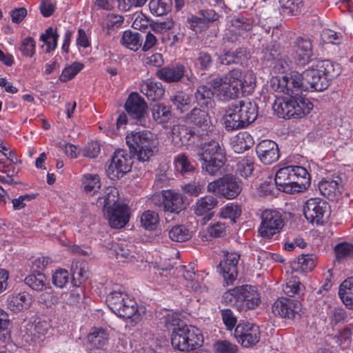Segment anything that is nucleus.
Masks as SVG:
<instances>
[{
    "mask_svg": "<svg viewBox=\"0 0 353 353\" xmlns=\"http://www.w3.org/2000/svg\"><path fill=\"white\" fill-rule=\"evenodd\" d=\"M165 323L168 329H172L171 343L174 349L185 351L202 345L203 338L201 332L195 327H190L177 316L168 315Z\"/></svg>",
    "mask_w": 353,
    "mask_h": 353,
    "instance_id": "nucleus-1",
    "label": "nucleus"
},
{
    "mask_svg": "<svg viewBox=\"0 0 353 353\" xmlns=\"http://www.w3.org/2000/svg\"><path fill=\"white\" fill-rule=\"evenodd\" d=\"M209 83L216 91L217 97L221 101H228L239 97L240 93L249 94L253 87L246 81L242 79V72L234 69L225 74L212 79Z\"/></svg>",
    "mask_w": 353,
    "mask_h": 353,
    "instance_id": "nucleus-2",
    "label": "nucleus"
},
{
    "mask_svg": "<svg viewBox=\"0 0 353 353\" xmlns=\"http://www.w3.org/2000/svg\"><path fill=\"white\" fill-rule=\"evenodd\" d=\"M279 190L288 194L301 192L310 184L307 170L298 165H288L277 170L274 179Z\"/></svg>",
    "mask_w": 353,
    "mask_h": 353,
    "instance_id": "nucleus-3",
    "label": "nucleus"
},
{
    "mask_svg": "<svg viewBox=\"0 0 353 353\" xmlns=\"http://www.w3.org/2000/svg\"><path fill=\"white\" fill-rule=\"evenodd\" d=\"M197 154L203 172L211 176L221 174L226 160L222 143L215 140L204 143L199 148Z\"/></svg>",
    "mask_w": 353,
    "mask_h": 353,
    "instance_id": "nucleus-4",
    "label": "nucleus"
},
{
    "mask_svg": "<svg viewBox=\"0 0 353 353\" xmlns=\"http://www.w3.org/2000/svg\"><path fill=\"white\" fill-rule=\"evenodd\" d=\"M312 108L313 104L308 99L296 96L276 98L272 105L274 113L284 119L302 118Z\"/></svg>",
    "mask_w": 353,
    "mask_h": 353,
    "instance_id": "nucleus-5",
    "label": "nucleus"
},
{
    "mask_svg": "<svg viewBox=\"0 0 353 353\" xmlns=\"http://www.w3.org/2000/svg\"><path fill=\"white\" fill-rule=\"evenodd\" d=\"M130 154L139 161H147L154 154L157 139L148 130L131 132L125 137Z\"/></svg>",
    "mask_w": 353,
    "mask_h": 353,
    "instance_id": "nucleus-6",
    "label": "nucleus"
},
{
    "mask_svg": "<svg viewBox=\"0 0 353 353\" xmlns=\"http://www.w3.org/2000/svg\"><path fill=\"white\" fill-rule=\"evenodd\" d=\"M109 308L118 316L123 319H139L138 305L134 299L120 290H114L106 297Z\"/></svg>",
    "mask_w": 353,
    "mask_h": 353,
    "instance_id": "nucleus-7",
    "label": "nucleus"
},
{
    "mask_svg": "<svg viewBox=\"0 0 353 353\" xmlns=\"http://www.w3.org/2000/svg\"><path fill=\"white\" fill-rule=\"evenodd\" d=\"M230 296L235 299L239 311L254 309L261 302L260 294L256 288L252 285H244L230 289L223 297L226 299Z\"/></svg>",
    "mask_w": 353,
    "mask_h": 353,
    "instance_id": "nucleus-8",
    "label": "nucleus"
},
{
    "mask_svg": "<svg viewBox=\"0 0 353 353\" xmlns=\"http://www.w3.org/2000/svg\"><path fill=\"white\" fill-rule=\"evenodd\" d=\"M260 219L258 233L264 239H271L274 235L279 234L285 225L281 213L276 210H263Z\"/></svg>",
    "mask_w": 353,
    "mask_h": 353,
    "instance_id": "nucleus-9",
    "label": "nucleus"
},
{
    "mask_svg": "<svg viewBox=\"0 0 353 353\" xmlns=\"http://www.w3.org/2000/svg\"><path fill=\"white\" fill-rule=\"evenodd\" d=\"M209 192L228 199L236 198L241 192V181L233 174H226L210 182L207 187Z\"/></svg>",
    "mask_w": 353,
    "mask_h": 353,
    "instance_id": "nucleus-10",
    "label": "nucleus"
},
{
    "mask_svg": "<svg viewBox=\"0 0 353 353\" xmlns=\"http://www.w3.org/2000/svg\"><path fill=\"white\" fill-rule=\"evenodd\" d=\"M288 52L291 53L296 63L301 65L310 63L314 57L312 40L306 37H297L290 42Z\"/></svg>",
    "mask_w": 353,
    "mask_h": 353,
    "instance_id": "nucleus-11",
    "label": "nucleus"
},
{
    "mask_svg": "<svg viewBox=\"0 0 353 353\" xmlns=\"http://www.w3.org/2000/svg\"><path fill=\"white\" fill-rule=\"evenodd\" d=\"M132 157L131 154H128L125 150H117L106 170L108 176L113 181L123 177L125 174L131 170Z\"/></svg>",
    "mask_w": 353,
    "mask_h": 353,
    "instance_id": "nucleus-12",
    "label": "nucleus"
},
{
    "mask_svg": "<svg viewBox=\"0 0 353 353\" xmlns=\"http://www.w3.org/2000/svg\"><path fill=\"white\" fill-rule=\"evenodd\" d=\"M330 206L327 202L319 198L308 199L303 206V214L312 223H322L330 214Z\"/></svg>",
    "mask_w": 353,
    "mask_h": 353,
    "instance_id": "nucleus-13",
    "label": "nucleus"
},
{
    "mask_svg": "<svg viewBox=\"0 0 353 353\" xmlns=\"http://www.w3.org/2000/svg\"><path fill=\"white\" fill-rule=\"evenodd\" d=\"M157 77L164 82L172 83L182 82L184 79L188 81L194 82L195 77L182 63L172 64L164 66L157 71Z\"/></svg>",
    "mask_w": 353,
    "mask_h": 353,
    "instance_id": "nucleus-14",
    "label": "nucleus"
},
{
    "mask_svg": "<svg viewBox=\"0 0 353 353\" xmlns=\"http://www.w3.org/2000/svg\"><path fill=\"white\" fill-rule=\"evenodd\" d=\"M234 336L243 347H252L260 340L259 327L248 321L240 322L234 330Z\"/></svg>",
    "mask_w": 353,
    "mask_h": 353,
    "instance_id": "nucleus-15",
    "label": "nucleus"
},
{
    "mask_svg": "<svg viewBox=\"0 0 353 353\" xmlns=\"http://www.w3.org/2000/svg\"><path fill=\"white\" fill-rule=\"evenodd\" d=\"M301 311V303L290 298L278 299L272 305V312L283 319L294 320L299 317Z\"/></svg>",
    "mask_w": 353,
    "mask_h": 353,
    "instance_id": "nucleus-16",
    "label": "nucleus"
},
{
    "mask_svg": "<svg viewBox=\"0 0 353 353\" xmlns=\"http://www.w3.org/2000/svg\"><path fill=\"white\" fill-rule=\"evenodd\" d=\"M240 254L236 252H227L224 255V260L221 261L216 267L217 271L223 276L224 282L227 285L233 284L238 274L237 265Z\"/></svg>",
    "mask_w": 353,
    "mask_h": 353,
    "instance_id": "nucleus-17",
    "label": "nucleus"
},
{
    "mask_svg": "<svg viewBox=\"0 0 353 353\" xmlns=\"http://www.w3.org/2000/svg\"><path fill=\"white\" fill-rule=\"evenodd\" d=\"M125 110L132 119L140 122V124H142L148 115V105L137 92H132L128 96L125 103Z\"/></svg>",
    "mask_w": 353,
    "mask_h": 353,
    "instance_id": "nucleus-18",
    "label": "nucleus"
},
{
    "mask_svg": "<svg viewBox=\"0 0 353 353\" xmlns=\"http://www.w3.org/2000/svg\"><path fill=\"white\" fill-rule=\"evenodd\" d=\"M321 73L316 67V63L303 71V81L307 90L320 92L329 86L326 77L321 75Z\"/></svg>",
    "mask_w": 353,
    "mask_h": 353,
    "instance_id": "nucleus-19",
    "label": "nucleus"
},
{
    "mask_svg": "<svg viewBox=\"0 0 353 353\" xmlns=\"http://www.w3.org/2000/svg\"><path fill=\"white\" fill-rule=\"evenodd\" d=\"M320 193L329 200L337 199L341 194L343 180L339 176H333L321 181L318 184Z\"/></svg>",
    "mask_w": 353,
    "mask_h": 353,
    "instance_id": "nucleus-20",
    "label": "nucleus"
},
{
    "mask_svg": "<svg viewBox=\"0 0 353 353\" xmlns=\"http://www.w3.org/2000/svg\"><path fill=\"white\" fill-rule=\"evenodd\" d=\"M256 152L261 162L265 165L272 164L279 157L278 145L271 140L260 141L256 146Z\"/></svg>",
    "mask_w": 353,
    "mask_h": 353,
    "instance_id": "nucleus-21",
    "label": "nucleus"
},
{
    "mask_svg": "<svg viewBox=\"0 0 353 353\" xmlns=\"http://www.w3.org/2000/svg\"><path fill=\"white\" fill-rule=\"evenodd\" d=\"M109 224L114 228H123L129 221L128 208L125 204H118L114 208L103 212Z\"/></svg>",
    "mask_w": 353,
    "mask_h": 353,
    "instance_id": "nucleus-22",
    "label": "nucleus"
},
{
    "mask_svg": "<svg viewBox=\"0 0 353 353\" xmlns=\"http://www.w3.org/2000/svg\"><path fill=\"white\" fill-rule=\"evenodd\" d=\"M218 200L216 197L207 195L198 199L194 205V211L196 216H203L205 223L214 216L212 211L217 207Z\"/></svg>",
    "mask_w": 353,
    "mask_h": 353,
    "instance_id": "nucleus-23",
    "label": "nucleus"
},
{
    "mask_svg": "<svg viewBox=\"0 0 353 353\" xmlns=\"http://www.w3.org/2000/svg\"><path fill=\"white\" fill-rule=\"evenodd\" d=\"M208 110L201 107L194 108L186 114V120L201 128L203 131H210L212 128V123Z\"/></svg>",
    "mask_w": 353,
    "mask_h": 353,
    "instance_id": "nucleus-24",
    "label": "nucleus"
},
{
    "mask_svg": "<svg viewBox=\"0 0 353 353\" xmlns=\"http://www.w3.org/2000/svg\"><path fill=\"white\" fill-rule=\"evenodd\" d=\"M238 107V112L245 127L252 123L258 117V106L250 101H239L234 103Z\"/></svg>",
    "mask_w": 353,
    "mask_h": 353,
    "instance_id": "nucleus-25",
    "label": "nucleus"
},
{
    "mask_svg": "<svg viewBox=\"0 0 353 353\" xmlns=\"http://www.w3.org/2000/svg\"><path fill=\"white\" fill-rule=\"evenodd\" d=\"M234 103L228 105L223 117V124L227 131L245 128V125Z\"/></svg>",
    "mask_w": 353,
    "mask_h": 353,
    "instance_id": "nucleus-26",
    "label": "nucleus"
},
{
    "mask_svg": "<svg viewBox=\"0 0 353 353\" xmlns=\"http://www.w3.org/2000/svg\"><path fill=\"white\" fill-rule=\"evenodd\" d=\"M163 208L167 213L179 214L185 208L183 198L181 194L171 191L163 193Z\"/></svg>",
    "mask_w": 353,
    "mask_h": 353,
    "instance_id": "nucleus-27",
    "label": "nucleus"
},
{
    "mask_svg": "<svg viewBox=\"0 0 353 353\" xmlns=\"http://www.w3.org/2000/svg\"><path fill=\"white\" fill-rule=\"evenodd\" d=\"M212 88H213L209 83L197 87L194 93V98L199 107L206 109L213 108L214 105V93Z\"/></svg>",
    "mask_w": 353,
    "mask_h": 353,
    "instance_id": "nucleus-28",
    "label": "nucleus"
},
{
    "mask_svg": "<svg viewBox=\"0 0 353 353\" xmlns=\"http://www.w3.org/2000/svg\"><path fill=\"white\" fill-rule=\"evenodd\" d=\"M7 302L8 308L17 313L30 308L32 305V297L26 292H21L10 296Z\"/></svg>",
    "mask_w": 353,
    "mask_h": 353,
    "instance_id": "nucleus-29",
    "label": "nucleus"
},
{
    "mask_svg": "<svg viewBox=\"0 0 353 353\" xmlns=\"http://www.w3.org/2000/svg\"><path fill=\"white\" fill-rule=\"evenodd\" d=\"M283 52V48L280 43L271 41L265 46H263L261 51V60L265 65H271L273 62L279 59Z\"/></svg>",
    "mask_w": 353,
    "mask_h": 353,
    "instance_id": "nucleus-30",
    "label": "nucleus"
},
{
    "mask_svg": "<svg viewBox=\"0 0 353 353\" xmlns=\"http://www.w3.org/2000/svg\"><path fill=\"white\" fill-rule=\"evenodd\" d=\"M119 201V190L114 186H108L103 192V196H99L97 205L103 208V212L114 208L120 204Z\"/></svg>",
    "mask_w": 353,
    "mask_h": 353,
    "instance_id": "nucleus-31",
    "label": "nucleus"
},
{
    "mask_svg": "<svg viewBox=\"0 0 353 353\" xmlns=\"http://www.w3.org/2000/svg\"><path fill=\"white\" fill-rule=\"evenodd\" d=\"M140 91L147 97L149 100L160 99L164 94L165 90L161 82L148 80L140 85Z\"/></svg>",
    "mask_w": 353,
    "mask_h": 353,
    "instance_id": "nucleus-32",
    "label": "nucleus"
},
{
    "mask_svg": "<svg viewBox=\"0 0 353 353\" xmlns=\"http://www.w3.org/2000/svg\"><path fill=\"white\" fill-rule=\"evenodd\" d=\"M143 40V34L137 31L125 30L123 33L120 43L124 47L137 51L142 46Z\"/></svg>",
    "mask_w": 353,
    "mask_h": 353,
    "instance_id": "nucleus-33",
    "label": "nucleus"
},
{
    "mask_svg": "<svg viewBox=\"0 0 353 353\" xmlns=\"http://www.w3.org/2000/svg\"><path fill=\"white\" fill-rule=\"evenodd\" d=\"M70 272L72 277V283L74 286H79L89 277L88 264L85 261L72 262Z\"/></svg>",
    "mask_w": 353,
    "mask_h": 353,
    "instance_id": "nucleus-34",
    "label": "nucleus"
},
{
    "mask_svg": "<svg viewBox=\"0 0 353 353\" xmlns=\"http://www.w3.org/2000/svg\"><path fill=\"white\" fill-rule=\"evenodd\" d=\"M316 67L321 72V74L326 77L327 83L337 77L341 73V66L339 63L330 60H322L317 61Z\"/></svg>",
    "mask_w": 353,
    "mask_h": 353,
    "instance_id": "nucleus-35",
    "label": "nucleus"
},
{
    "mask_svg": "<svg viewBox=\"0 0 353 353\" xmlns=\"http://www.w3.org/2000/svg\"><path fill=\"white\" fill-rule=\"evenodd\" d=\"M246 58V50L243 48H238L234 51L224 50L219 57V60L223 65H230L241 63Z\"/></svg>",
    "mask_w": 353,
    "mask_h": 353,
    "instance_id": "nucleus-36",
    "label": "nucleus"
},
{
    "mask_svg": "<svg viewBox=\"0 0 353 353\" xmlns=\"http://www.w3.org/2000/svg\"><path fill=\"white\" fill-rule=\"evenodd\" d=\"M254 144L253 137L247 132H241L234 137L232 148L236 153L240 154L250 149Z\"/></svg>",
    "mask_w": 353,
    "mask_h": 353,
    "instance_id": "nucleus-37",
    "label": "nucleus"
},
{
    "mask_svg": "<svg viewBox=\"0 0 353 353\" xmlns=\"http://www.w3.org/2000/svg\"><path fill=\"white\" fill-rule=\"evenodd\" d=\"M339 296L348 309L353 310V277L345 279L340 285Z\"/></svg>",
    "mask_w": 353,
    "mask_h": 353,
    "instance_id": "nucleus-38",
    "label": "nucleus"
},
{
    "mask_svg": "<svg viewBox=\"0 0 353 353\" xmlns=\"http://www.w3.org/2000/svg\"><path fill=\"white\" fill-rule=\"evenodd\" d=\"M172 134L173 140H179L181 144H187L189 142H194V139L196 134L194 131L190 127L185 125H175L172 128Z\"/></svg>",
    "mask_w": 353,
    "mask_h": 353,
    "instance_id": "nucleus-39",
    "label": "nucleus"
},
{
    "mask_svg": "<svg viewBox=\"0 0 353 353\" xmlns=\"http://www.w3.org/2000/svg\"><path fill=\"white\" fill-rule=\"evenodd\" d=\"M88 342L93 347H103L109 340V334L105 329L93 327L87 336Z\"/></svg>",
    "mask_w": 353,
    "mask_h": 353,
    "instance_id": "nucleus-40",
    "label": "nucleus"
},
{
    "mask_svg": "<svg viewBox=\"0 0 353 353\" xmlns=\"http://www.w3.org/2000/svg\"><path fill=\"white\" fill-rule=\"evenodd\" d=\"M113 251L120 261L125 262L134 258V248L130 243L121 241L117 244Z\"/></svg>",
    "mask_w": 353,
    "mask_h": 353,
    "instance_id": "nucleus-41",
    "label": "nucleus"
},
{
    "mask_svg": "<svg viewBox=\"0 0 353 353\" xmlns=\"http://www.w3.org/2000/svg\"><path fill=\"white\" fill-rule=\"evenodd\" d=\"M175 167L177 171L183 176L193 173L195 171V163L190 161L185 154H179L174 160Z\"/></svg>",
    "mask_w": 353,
    "mask_h": 353,
    "instance_id": "nucleus-42",
    "label": "nucleus"
},
{
    "mask_svg": "<svg viewBox=\"0 0 353 353\" xmlns=\"http://www.w3.org/2000/svg\"><path fill=\"white\" fill-rule=\"evenodd\" d=\"M24 282L32 290L37 292H42L43 288L49 283L47 282L45 274L40 272L28 275L25 278Z\"/></svg>",
    "mask_w": 353,
    "mask_h": 353,
    "instance_id": "nucleus-43",
    "label": "nucleus"
},
{
    "mask_svg": "<svg viewBox=\"0 0 353 353\" xmlns=\"http://www.w3.org/2000/svg\"><path fill=\"white\" fill-rule=\"evenodd\" d=\"M281 12L288 16H296L301 13L303 0H279Z\"/></svg>",
    "mask_w": 353,
    "mask_h": 353,
    "instance_id": "nucleus-44",
    "label": "nucleus"
},
{
    "mask_svg": "<svg viewBox=\"0 0 353 353\" xmlns=\"http://www.w3.org/2000/svg\"><path fill=\"white\" fill-rule=\"evenodd\" d=\"M330 325L332 328L341 325L348 321V313L345 309L341 307H334L328 313Z\"/></svg>",
    "mask_w": 353,
    "mask_h": 353,
    "instance_id": "nucleus-45",
    "label": "nucleus"
},
{
    "mask_svg": "<svg viewBox=\"0 0 353 353\" xmlns=\"http://www.w3.org/2000/svg\"><path fill=\"white\" fill-rule=\"evenodd\" d=\"M172 0H150L149 9L150 12L156 16H163L171 11Z\"/></svg>",
    "mask_w": 353,
    "mask_h": 353,
    "instance_id": "nucleus-46",
    "label": "nucleus"
},
{
    "mask_svg": "<svg viewBox=\"0 0 353 353\" xmlns=\"http://www.w3.org/2000/svg\"><path fill=\"white\" fill-rule=\"evenodd\" d=\"M153 119L159 123L168 122L172 118L170 107L163 103H156L152 108Z\"/></svg>",
    "mask_w": 353,
    "mask_h": 353,
    "instance_id": "nucleus-47",
    "label": "nucleus"
},
{
    "mask_svg": "<svg viewBox=\"0 0 353 353\" xmlns=\"http://www.w3.org/2000/svg\"><path fill=\"white\" fill-rule=\"evenodd\" d=\"M12 323L8 315L0 309V343H9L11 341Z\"/></svg>",
    "mask_w": 353,
    "mask_h": 353,
    "instance_id": "nucleus-48",
    "label": "nucleus"
},
{
    "mask_svg": "<svg viewBox=\"0 0 353 353\" xmlns=\"http://www.w3.org/2000/svg\"><path fill=\"white\" fill-rule=\"evenodd\" d=\"M81 186L87 194H94L101 187L99 176L92 174L83 175Z\"/></svg>",
    "mask_w": 353,
    "mask_h": 353,
    "instance_id": "nucleus-49",
    "label": "nucleus"
},
{
    "mask_svg": "<svg viewBox=\"0 0 353 353\" xmlns=\"http://www.w3.org/2000/svg\"><path fill=\"white\" fill-rule=\"evenodd\" d=\"M171 240L176 242H183L189 240L191 234L189 230L183 225L174 226L169 232Z\"/></svg>",
    "mask_w": 353,
    "mask_h": 353,
    "instance_id": "nucleus-50",
    "label": "nucleus"
},
{
    "mask_svg": "<svg viewBox=\"0 0 353 353\" xmlns=\"http://www.w3.org/2000/svg\"><path fill=\"white\" fill-rule=\"evenodd\" d=\"M141 222L144 228L149 230H153L157 228V225L159 222V214L154 211H145L141 215Z\"/></svg>",
    "mask_w": 353,
    "mask_h": 353,
    "instance_id": "nucleus-51",
    "label": "nucleus"
},
{
    "mask_svg": "<svg viewBox=\"0 0 353 353\" xmlns=\"http://www.w3.org/2000/svg\"><path fill=\"white\" fill-rule=\"evenodd\" d=\"M204 186L205 184L203 182L194 180L183 185L181 189L188 196L196 197L203 192Z\"/></svg>",
    "mask_w": 353,
    "mask_h": 353,
    "instance_id": "nucleus-52",
    "label": "nucleus"
},
{
    "mask_svg": "<svg viewBox=\"0 0 353 353\" xmlns=\"http://www.w3.org/2000/svg\"><path fill=\"white\" fill-rule=\"evenodd\" d=\"M254 170V161L251 157L241 159L236 164V174L247 178L251 175Z\"/></svg>",
    "mask_w": 353,
    "mask_h": 353,
    "instance_id": "nucleus-53",
    "label": "nucleus"
},
{
    "mask_svg": "<svg viewBox=\"0 0 353 353\" xmlns=\"http://www.w3.org/2000/svg\"><path fill=\"white\" fill-rule=\"evenodd\" d=\"M316 260L313 254H302L296 259L297 268L303 272H310L316 265Z\"/></svg>",
    "mask_w": 353,
    "mask_h": 353,
    "instance_id": "nucleus-54",
    "label": "nucleus"
},
{
    "mask_svg": "<svg viewBox=\"0 0 353 353\" xmlns=\"http://www.w3.org/2000/svg\"><path fill=\"white\" fill-rule=\"evenodd\" d=\"M58 38L59 34L54 32L52 27H49L46 30L45 33L41 35L40 40L47 45L46 51L49 52L51 50H53L57 47Z\"/></svg>",
    "mask_w": 353,
    "mask_h": 353,
    "instance_id": "nucleus-55",
    "label": "nucleus"
},
{
    "mask_svg": "<svg viewBox=\"0 0 353 353\" xmlns=\"http://www.w3.org/2000/svg\"><path fill=\"white\" fill-rule=\"evenodd\" d=\"M170 101L181 112L190 104L189 97L183 92H178L170 97Z\"/></svg>",
    "mask_w": 353,
    "mask_h": 353,
    "instance_id": "nucleus-56",
    "label": "nucleus"
},
{
    "mask_svg": "<svg viewBox=\"0 0 353 353\" xmlns=\"http://www.w3.org/2000/svg\"><path fill=\"white\" fill-rule=\"evenodd\" d=\"M83 65L79 62H74L68 67H66L59 77V80L61 82H66L73 77L82 70Z\"/></svg>",
    "mask_w": 353,
    "mask_h": 353,
    "instance_id": "nucleus-57",
    "label": "nucleus"
},
{
    "mask_svg": "<svg viewBox=\"0 0 353 353\" xmlns=\"http://www.w3.org/2000/svg\"><path fill=\"white\" fill-rule=\"evenodd\" d=\"M334 252L338 261L352 257L353 256V245L346 242L337 244L334 248Z\"/></svg>",
    "mask_w": 353,
    "mask_h": 353,
    "instance_id": "nucleus-58",
    "label": "nucleus"
},
{
    "mask_svg": "<svg viewBox=\"0 0 353 353\" xmlns=\"http://www.w3.org/2000/svg\"><path fill=\"white\" fill-rule=\"evenodd\" d=\"M58 299L59 298L57 294L49 283L43 288L42 293L39 296V301L47 306L57 303Z\"/></svg>",
    "mask_w": 353,
    "mask_h": 353,
    "instance_id": "nucleus-59",
    "label": "nucleus"
},
{
    "mask_svg": "<svg viewBox=\"0 0 353 353\" xmlns=\"http://www.w3.org/2000/svg\"><path fill=\"white\" fill-rule=\"evenodd\" d=\"M187 26L192 31L201 32L207 29L203 19L199 14H191L187 18Z\"/></svg>",
    "mask_w": 353,
    "mask_h": 353,
    "instance_id": "nucleus-60",
    "label": "nucleus"
},
{
    "mask_svg": "<svg viewBox=\"0 0 353 353\" xmlns=\"http://www.w3.org/2000/svg\"><path fill=\"white\" fill-rule=\"evenodd\" d=\"M302 285L296 276H292L286 283L283 288V292L289 296H293L294 294H299L301 291Z\"/></svg>",
    "mask_w": 353,
    "mask_h": 353,
    "instance_id": "nucleus-61",
    "label": "nucleus"
},
{
    "mask_svg": "<svg viewBox=\"0 0 353 353\" xmlns=\"http://www.w3.org/2000/svg\"><path fill=\"white\" fill-rule=\"evenodd\" d=\"M36 42L33 38L28 37L21 41L19 50L23 56L32 57L35 53Z\"/></svg>",
    "mask_w": 353,
    "mask_h": 353,
    "instance_id": "nucleus-62",
    "label": "nucleus"
},
{
    "mask_svg": "<svg viewBox=\"0 0 353 353\" xmlns=\"http://www.w3.org/2000/svg\"><path fill=\"white\" fill-rule=\"evenodd\" d=\"M196 63L200 70H208L212 65L213 59L210 53L200 51L196 59Z\"/></svg>",
    "mask_w": 353,
    "mask_h": 353,
    "instance_id": "nucleus-63",
    "label": "nucleus"
},
{
    "mask_svg": "<svg viewBox=\"0 0 353 353\" xmlns=\"http://www.w3.org/2000/svg\"><path fill=\"white\" fill-rule=\"evenodd\" d=\"M216 353H236L238 346L228 341H217L214 345Z\"/></svg>",
    "mask_w": 353,
    "mask_h": 353,
    "instance_id": "nucleus-64",
    "label": "nucleus"
}]
</instances>
